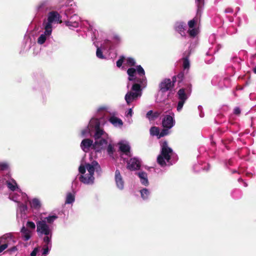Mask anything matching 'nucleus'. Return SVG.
Returning <instances> with one entry per match:
<instances>
[{
	"label": "nucleus",
	"instance_id": "obj_24",
	"mask_svg": "<svg viewBox=\"0 0 256 256\" xmlns=\"http://www.w3.org/2000/svg\"><path fill=\"white\" fill-rule=\"evenodd\" d=\"M138 176L140 179L141 183L144 186H148V181L146 174L144 172H140L138 173Z\"/></svg>",
	"mask_w": 256,
	"mask_h": 256
},
{
	"label": "nucleus",
	"instance_id": "obj_42",
	"mask_svg": "<svg viewBox=\"0 0 256 256\" xmlns=\"http://www.w3.org/2000/svg\"><path fill=\"white\" fill-rule=\"evenodd\" d=\"M132 108H130L128 112H126V116H132Z\"/></svg>",
	"mask_w": 256,
	"mask_h": 256
},
{
	"label": "nucleus",
	"instance_id": "obj_11",
	"mask_svg": "<svg viewBox=\"0 0 256 256\" xmlns=\"http://www.w3.org/2000/svg\"><path fill=\"white\" fill-rule=\"evenodd\" d=\"M60 18V15L57 12H50L48 14V22L44 24V26H48L50 28L52 29V24L53 22H62Z\"/></svg>",
	"mask_w": 256,
	"mask_h": 256
},
{
	"label": "nucleus",
	"instance_id": "obj_37",
	"mask_svg": "<svg viewBox=\"0 0 256 256\" xmlns=\"http://www.w3.org/2000/svg\"><path fill=\"white\" fill-rule=\"evenodd\" d=\"M196 2L198 6V11H200V9L203 5V0H196Z\"/></svg>",
	"mask_w": 256,
	"mask_h": 256
},
{
	"label": "nucleus",
	"instance_id": "obj_19",
	"mask_svg": "<svg viewBox=\"0 0 256 256\" xmlns=\"http://www.w3.org/2000/svg\"><path fill=\"white\" fill-rule=\"evenodd\" d=\"M104 139L106 140V147L102 149L101 150H104L107 146V152L108 154L111 156L114 150V144H112L110 138L108 136L107 138L106 137L104 138H102V136L99 140H102Z\"/></svg>",
	"mask_w": 256,
	"mask_h": 256
},
{
	"label": "nucleus",
	"instance_id": "obj_31",
	"mask_svg": "<svg viewBox=\"0 0 256 256\" xmlns=\"http://www.w3.org/2000/svg\"><path fill=\"white\" fill-rule=\"evenodd\" d=\"M27 228H30L34 230L36 228V225L34 222H28L26 224Z\"/></svg>",
	"mask_w": 256,
	"mask_h": 256
},
{
	"label": "nucleus",
	"instance_id": "obj_6",
	"mask_svg": "<svg viewBox=\"0 0 256 256\" xmlns=\"http://www.w3.org/2000/svg\"><path fill=\"white\" fill-rule=\"evenodd\" d=\"M160 145L162 148L161 153L158 156L157 160L160 166H164L168 164L170 160L172 154V150L168 146L166 142H162Z\"/></svg>",
	"mask_w": 256,
	"mask_h": 256
},
{
	"label": "nucleus",
	"instance_id": "obj_1",
	"mask_svg": "<svg viewBox=\"0 0 256 256\" xmlns=\"http://www.w3.org/2000/svg\"><path fill=\"white\" fill-rule=\"evenodd\" d=\"M100 122L96 118H92L88 126L82 131V135L83 136H88L92 135V132L96 131L94 135L95 142L94 145V150L97 152H100L102 149L106 146V140L105 139L99 140L102 136V138L108 137V134L100 128Z\"/></svg>",
	"mask_w": 256,
	"mask_h": 256
},
{
	"label": "nucleus",
	"instance_id": "obj_43",
	"mask_svg": "<svg viewBox=\"0 0 256 256\" xmlns=\"http://www.w3.org/2000/svg\"><path fill=\"white\" fill-rule=\"evenodd\" d=\"M146 116L148 118L150 119L152 116H153L152 112V110L148 111L146 114Z\"/></svg>",
	"mask_w": 256,
	"mask_h": 256
},
{
	"label": "nucleus",
	"instance_id": "obj_2",
	"mask_svg": "<svg viewBox=\"0 0 256 256\" xmlns=\"http://www.w3.org/2000/svg\"><path fill=\"white\" fill-rule=\"evenodd\" d=\"M8 187L14 192L10 194V198L18 204V210L25 213L27 210V206L24 203H26L28 200L27 196L22 192L18 188L16 182L14 180H10L6 182Z\"/></svg>",
	"mask_w": 256,
	"mask_h": 256
},
{
	"label": "nucleus",
	"instance_id": "obj_12",
	"mask_svg": "<svg viewBox=\"0 0 256 256\" xmlns=\"http://www.w3.org/2000/svg\"><path fill=\"white\" fill-rule=\"evenodd\" d=\"M174 124V114L172 113L171 115L166 116L163 119L162 126L164 127L170 128Z\"/></svg>",
	"mask_w": 256,
	"mask_h": 256
},
{
	"label": "nucleus",
	"instance_id": "obj_14",
	"mask_svg": "<svg viewBox=\"0 0 256 256\" xmlns=\"http://www.w3.org/2000/svg\"><path fill=\"white\" fill-rule=\"evenodd\" d=\"M197 22V20L194 18L190 20L188 22L189 30L188 31L189 34L192 36H196L198 32V29L196 28L195 26Z\"/></svg>",
	"mask_w": 256,
	"mask_h": 256
},
{
	"label": "nucleus",
	"instance_id": "obj_46",
	"mask_svg": "<svg viewBox=\"0 0 256 256\" xmlns=\"http://www.w3.org/2000/svg\"><path fill=\"white\" fill-rule=\"evenodd\" d=\"M165 99H166V98H164L163 99H161V100H160V101H164V100Z\"/></svg>",
	"mask_w": 256,
	"mask_h": 256
},
{
	"label": "nucleus",
	"instance_id": "obj_40",
	"mask_svg": "<svg viewBox=\"0 0 256 256\" xmlns=\"http://www.w3.org/2000/svg\"><path fill=\"white\" fill-rule=\"evenodd\" d=\"M18 250V248L17 246H14V245H13L12 246H11L10 247V248H8V250L10 252H14L17 251Z\"/></svg>",
	"mask_w": 256,
	"mask_h": 256
},
{
	"label": "nucleus",
	"instance_id": "obj_41",
	"mask_svg": "<svg viewBox=\"0 0 256 256\" xmlns=\"http://www.w3.org/2000/svg\"><path fill=\"white\" fill-rule=\"evenodd\" d=\"M38 251V248H35L34 250L31 252V256H36Z\"/></svg>",
	"mask_w": 256,
	"mask_h": 256
},
{
	"label": "nucleus",
	"instance_id": "obj_44",
	"mask_svg": "<svg viewBox=\"0 0 256 256\" xmlns=\"http://www.w3.org/2000/svg\"><path fill=\"white\" fill-rule=\"evenodd\" d=\"M240 112V110L239 108H236L234 109V113L236 114H239Z\"/></svg>",
	"mask_w": 256,
	"mask_h": 256
},
{
	"label": "nucleus",
	"instance_id": "obj_45",
	"mask_svg": "<svg viewBox=\"0 0 256 256\" xmlns=\"http://www.w3.org/2000/svg\"><path fill=\"white\" fill-rule=\"evenodd\" d=\"M254 73H256V66L255 68H254Z\"/></svg>",
	"mask_w": 256,
	"mask_h": 256
},
{
	"label": "nucleus",
	"instance_id": "obj_25",
	"mask_svg": "<svg viewBox=\"0 0 256 256\" xmlns=\"http://www.w3.org/2000/svg\"><path fill=\"white\" fill-rule=\"evenodd\" d=\"M30 204L32 208L34 209H38L40 207V202L37 198H34L32 200L31 202H30Z\"/></svg>",
	"mask_w": 256,
	"mask_h": 256
},
{
	"label": "nucleus",
	"instance_id": "obj_22",
	"mask_svg": "<svg viewBox=\"0 0 256 256\" xmlns=\"http://www.w3.org/2000/svg\"><path fill=\"white\" fill-rule=\"evenodd\" d=\"M109 120L110 122L116 127H121L123 124L122 120L120 118L114 116L110 117Z\"/></svg>",
	"mask_w": 256,
	"mask_h": 256
},
{
	"label": "nucleus",
	"instance_id": "obj_29",
	"mask_svg": "<svg viewBox=\"0 0 256 256\" xmlns=\"http://www.w3.org/2000/svg\"><path fill=\"white\" fill-rule=\"evenodd\" d=\"M124 62H126L124 64H126L127 66H134L136 64L135 60L130 58H128L125 59Z\"/></svg>",
	"mask_w": 256,
	"mask_h": 256
},
{
	"label": "nucleus",
	"instance_id": "obj_33",
	"mask_svg": "<svg viewBox=\"0 0 256 256\" xmlns=\"http://www.w3.org/2000/svg\"><path fill=\"white\" fill-rule=\"evenodd\" d=\"M96 54L97 57H98L100 58H104V56L102 54L101 50L99 48H97Z\"/></svg>",
	"mask_w": 256,
	"mask_h": 256
},
{
	"label": "nucleus",
	"instance_id": "obj_32",
	"mask_svg": "<svg viewBox=\"0 0 256 256\" xmlns=\"http://www.w3.org/2000/svg\"><path fill=\"white\" fill-rule=\"evenodd\" d=\"M125 58L124 56L120 57V58L116 62V66L120 68L122 66V63L124 62Z\"/></svg>",
	"mask_w": 256,
	"mask_h": 256
},
{
	"label": "nucleus",
	"instance_id": "obj_35",
	"mask_svg": "<svg viewBox=\"0 0 256 256\" xmlns=\"http://www.w3.org/2000/svg\"><path fill=\"white\" fill-rule=\"evenodd\" d=\"M8 168V165L6 162H0V168L2 170H6Z\"/></svg>",
	"mask_w": 256,
	"mask_h": 256
},
{
	"label": "nucleus",
	"instance_id": "obj_27",
	"mask_svg": "<svg viewBox=\"0 0 256 256\" xmlns=\"http://www.w3.org/2000/svg\"><path fill=\"white\" fill-rule=\"evenodd\" d=\"M74 201V195L72 193H68L66 196V203L70 204Z\"/></svg>",
	"mask_w": 256,
	"mask_h": 256
},
{
	"label": "nucleus",
	"instance_id": "obj_20",
	"mask_svg": "<svg viewBox=\"0 0 256 256\" xmlns=\"http://www.w3.org/2000/svg\"><path fill=\"white\" fill-rule=\"evenodd\" d=\"M118 145L120 146V150L123 152L127 154V153L130 152V146L127 141L121 140L119 142Z\"/></svg>",
	"mask_w": 256,
	"mask_h": 256
},
{
	"label": "nucleus",
	"instance_id": "obj_21",
	"mask_svg": "<svg viewBox=\"0 0 256 256\" xmlns=\"http://www.w3.org/2000/svg\"><path fill=\"white\" fill-rule=\"evenodd\" d=\"M186 26L182 22H177L175 24V30L178 32L182 36L185 35Z\"/></svg>",
	"mask_w": 256,
	"mask_h": 256
},
{
	"label": "nucleus",
	"instance_id": "obj_17",
	"mask_svg": "<svg viewBox=\"0 0 256 256\" xmlns=\"http://www.w3.org/2000/svg\"><path fill=\"white\" fill-rule=\"evenodd\" d=\"M80 22H81L80 18L78 16L74 15L66 22V24L70 28H76L79 26Z\"/></svg>",
	"mask_w": 256,
	"mask_h": 256
},
{
	"label": "nucleus",
	"instance_id": "obj_38",
	"mask_svg": "<svg viewBox=\"0 0 256 256\" xmlns=\"http://www.w3.org/2000/svg\"><path fill=\"white\" fill-rule=\"evenodd\" d=\"M51 237H52V235H49V236H46L45 238H44V242H46L47 245L48 246V244H50V240H51Z\"/></svg>",
	"mask_w": 256,
	"mask_h": 256
},
{
	"label": "nucleus",
	"instance_id": "obj_28",
	"mask_svg": "<svg viewBox=\"0 0 256 256\" xmlns=\"http://www.w3.org/2000/svg\"><path fill=\"white\" fill-rule=\"evenodd\" d=\"M140 192V194H141V197L144 200H146V199L148 198L150 196V192L148 189L144 188V189L142 190Z\"/></svg>",
	"mask_w": 256,
	"mask_h": 256
},
{
	"label": "nucleus",
	"instance_id": "obj_9",
	"mask_svg": "<svg viewBox=\"0 0 256 256\" xmlns=\"http://www.w3.org/2000/svg\"><path fill=\"white\" fill-rule=\"evenodd\" d=\"M174 86V83L170 79L164 80L160 84V90L158 95L162 94L164 92L170 90Z\"/></svg>",
	"mask_w": 256,
	"mask_h": 256
},
{
	"label": "nucleus",
	"instance_id": "obj_3",
	"mask_svg": "<svg viewBox=\"0 0 256 256\" xmlns=\"http://www.w3.org/2000/svg\"><path fill=\"white\" fill-rule=\"evenodd\" d=\"M100 169V166L96 161H93L90 164H88L86 166L81 164L78 168L81 174L80 180L86 184H92L94 181V172Z\"/></svg>",
	"mask_w": 256,
	"mask_h": 256
},
{
	"label": "nucleus",
	"instance_id": "obj_30",
	"mask_svg": "<svg viewBox=\"0 0 256 256\" xmlns=\"http://www.w3.org/2000/svg\"><path fill=\"white\" fill-rule=\"evenodd\" d=\"M82 26L86 27L87 26H88V29L90 30H92V26H94V22H90L88 20H85L82 22Z\"/></svg>",
	"mask_w": 256,
	"mask_h": 256
},
{
	"label": "nucleus",
	"instance_id": "obj_26",
	"mask_svg": "<svg viewBox=\"0 0 256 256\" xmlns=\"http://www.w3.org/2000/svg\"><path fill=\"white\" fill-rule=\"evenodd\" d=\"M150 134L152 136H155L159 138L160 136V129L158 127L153 126L150 129Z\"/></svg>",
	"mask_w": 256,
	"mask_h": 256
},
{
	"label": "nucleus",
	"instance_id": "obj_4",
	"mask_svg": "<svg viewBox=\"0 0 256 256\" xmlns=\"http://www.w3.org/2000/svg\"><path fill=\"white\" fill-rule=\"evenodd\" d=\"M127 74L129 80L133 81L134 84H138L140 86L145 87L146 84L145 72L140 65L129 68L127 70Z\"/></svg>",
	"mask_w": 256,
	"mask_h": 256
},
{
	"label": "nucleus",
	"instance_id": "obj_23",
	"mask_svg": "<svg viewBox=\"0 0 256 256\" xmlns=\"http://www.w3.org/2000/svg\"><path fill=\"white\" fill-rule=\"evenodd\" d=\"M20 232H22V236L25 240H28L30 238L32 232L30 230L23 226Z\"/></svg>",
	"mask_w": 256,
	"mask_h": 256
},
{
	"label": "nucleus",
	"instance_id": "obj_7",
	"mask_svg": "<svg viewBox=\"0 0 256 256\" xmlns=\"http://www.w3.org/2000/svg\"><path fill=\"white\" fill-rule=\"evenodd\" d=\"M142 87L143 86L138 84L136 83L133 84L131 90L128 92L125 96V100L128 104L140 97Z\"/></svg>",
	"mask_w": 256,
	"mask_h": 256
},
{
	"label": "nucleus",
	"instance_id": "obj_16",
	"mask_svg": "<svg viewBox=\"0 0 256 256\" xmlns=\"http://www.w3.org/2000/svg\"><path fill=\"white\" fill-rule=\"evenodd\" d=\"M140 167V161L136 158H131L128 162L127 168L130 170H134Z\"/></svg>",
	"mask_w": 256,
	"mask_h": 256
},
{
	"label": "nucleus",
	"instance_id": "obj_39",
	"mask_svg": "<svg viewBox=\"0 0 256 256\" xmlns=\"http://www.w3.org/2000/svg\"><path fill=\"white\" fill-rule=\"evenodd\" d=\"M168 134V130H162V131L160 132L159 138Z\"/></svg>",
	"mask_w": 256,
	"mask_h": 256
},
{
	"label": "nucleus",
	"instance_id": "obj_18",
	"mask_svg": "<svg viewBox=\"0 0 256 256\" xmlns=\"http://www.w3.org/2000/svg\"><path fill=\"white\" fill-rule=\"evenodd\" d=\"M94 145L92 140L90 139H84L82 142L80 146L84 152H87L90 148L94 149Z\"/></svg>",
	"mask_w": 256,
	"mask_h": 256
},
{
	"label": "nucleus",
	"instance_id": "obj_8",
	"mask_svg": "<svg viewBox=\"0 0 256 256\" xmlns=\"http://www.w3.org/2000/svg\"><path fill=\"white\" fill-rule=\"evenodd\" d=\"M16 242V238L10 233L6 234L0 237V252L10 247Z\"/></svg>",
	"mask_w": 256,
	"mask_h": 256
},
{
	"label": "nucleus",
	"instance_id": "obj_13",
	"mask_svg": "<svg viewBox=\"0 0 256 256\" xmlns=\"http://www.w3.org/2000/svg\"><path fill=\"white\" fill-rule=\"evenodd\" d=\"M114 180L117 188L122 190L124 188V182L118 170L115 172Z\"/></svg>",
	"mask_w": 256,
	"mask_h": 256
},
{
	"label": "nucleus",
	"instance_id": "obj_36",
	"mask_svg": "<svg viewBox=\"0 0 256 256\" xmlns=\"http://www.w3.org/2000/svg\"><path fill=\"white\" fill-rule=\"evenodd\" d=\"M50 245L49 246L48 245L46 246H44V248H43V252H42V254H44V255H46L48 252H49V250H50Z\"/></svg>",
	"mask_w": 256,
	"mask_h": 256
},
{
	"label": "nucleus",
	"instance_id": "obj_34",
	"mask_svg": "<svg viewBox=\"0 0 256 256\" xmlns=\"http://www.w3.org/2000/svg\"><path fill=\"white\" fill-rule=\"evenodd\" d=\"M190 62L187 58H184L183 61V67L184 69L188 68Z\"/></svg>",
	"mask_w": 256,
	"mask_h": 256
},
{
	"label": "nucleus",
	"instance_id": "obj_10",
	"mask_svg": "<svg viewBox=\"0 0 256 256\" xmlns=\"http://www.w3.org/2000/svg\"><path fill=\"white\" fill-rule=\"evenodd\" d=\"M178 95L179 100L176 109L178 112H180L182 110L186 100H187L188 96L186 94L184 89H180L178 92Z\"/></svg>",
	"mask_w": 256,
	"mask_h": 256
},
{
	"label": "nucleus",
	"instance_id": "obj_5",
	"mask_svg": "<svg viewBox=\"0 0 256 256\" xmlns=\"http://www.w3.org/2000/svg\"><path fill=\"white\" fill-rule=\"evenodd\" d=\"M57 218V216L55 215L49 216L43 218L42 214H40V220L36 222V231L38 233L46 236H51L52 227L48 224H52Z\"/></svg>",
	"mask_w": 256,
	"mask_h": 256
},
{
	"label": "nucleus",
	"instance_id": "obj_15",
	"mask_svg": "<svg viewBox=\"0 0 256 256\" xmlns=\"http://www.w3.org/2000/svg\"><path fill=\"white\" fill-rule=\"evenodd\" d=\"M44 32L42 34L38 40V42L40 44H43L52 34V29H50L48 26H44Z\"/></svg>",
	"mask_w": 256,
	"mask_h": 256
}]
</instances>
